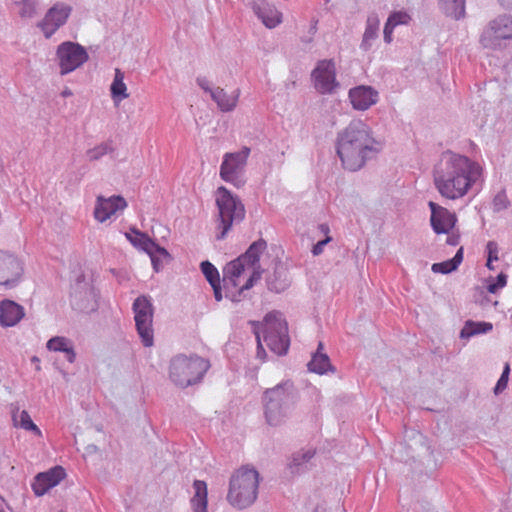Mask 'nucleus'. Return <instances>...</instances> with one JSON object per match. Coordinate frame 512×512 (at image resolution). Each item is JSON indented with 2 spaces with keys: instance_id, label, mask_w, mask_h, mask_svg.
<instances>
[{
  "instance_id": "obj_3",
  "label": "nucleus",
  "mask_w": 512,
  "mask_h": 512,
  "mask_svg": "<svg viewBox=\"0 0 512 512\" xmlns=\"http://www.w3.org/2000/svg\"><path fill=\"white\" fill-rule=\"evenodd\" d=\"M298 400V389L291 380L267 388L262 395L266 423L273 427L284 424L292 416Z\"/></svg>"
},
{
  "instance_id": "obj_21",
  "label": "nucleus",
  "mask_w": 512,
  "mask_h": 512,
  "mask_svg": "<svg viewBox=\"0 0 512 512\" xmlns=\"http://www.w3.org/2000/svg\"><path fill=\"white\" fill-rule=\"evenodd\" d=\"M291 284V277L289 274L288 266L277 261L274 264L273 271L266 277V285L269 291L281 293L285 291Z\"/></svg>"
},
{
  "instance_id": "obj_25",
  "label": "nucleus",
  "mask_w": 512,
  "mask_h": 512,
  "mask_svg": "<svg viewBox=\"0 0 512 512\" xmlns=\"http://www.w3.org/2000/svg\"><path fill=\"white\" fill-rule=\"evenodd\" d=\"M240 96V90L236 89L232 95L226 93L223 88L216 87L213 91H211V98L214 102H216L218 108L222 112H230L232 111L238 102Z\"/></svg>"
},
{
  "instance_id": "obj_5",
  "label": "nucleus",
  "mask_w": 512,
  "mask_h": 512,
  "mask_svg": "<svg viewBox=\"0 0 512 512\" xmlns=\"http://www.w3.org/2000/svg\"><path fill=\"white\" fill-rule=\"evenodd\" d=\"M259 473L253 468H241L230 478L227 501L237 509L251 506L257 499Z\"/></svg>"
},
{
  "instance_id": "obj_14",
  "label": "nucleus",
  "mask_w": 512,
  "mask_h": 512,
  "mask_svg": "<svg viewBox=\"0 0 512 512\" xmlns=\"http://www.w3.org/2000/svg\"><path fill=\"white\" fill-rule=\"evenodd\" d=\"M315 89L321 94L332 93L338 82L336 81V68L333 60H321L312 71Z\"/></svg>"
},
{
  "instance_id": "obj_46",
  "label": "nucleus",
  "mask_w": 512,
  "mask_h": 512,
  "mask_svg": "<svg viewBox=\"0 0 512 512\" xmlns=\"http://www.w3.org/2000/svg\"><path fill=\"white\" fill-rule=\"evenodd\" d=\"M486 250H487V259H489V262L498 260V245L496 242L489 241L486 245Z\"/></svg>"
},
{
  "instance_id": "obj_24",
  "label": "nucleus",
  "mask_w": 512,
  "mask_h": 512,
  "mask_svg": "<svg viewBox=\"0 0 512 512\" xmlns=\"http://www.w3.org/2000/svg\"><path fill=\"white\" fill-rule=\"evenodd\" d=\"M380 31V19L378 14L373 12L367 16L365 23V30L360 43V49L364 52H368L373 47L375 41L379 37Z\"/></svg>"
},
{
  "instance_id": "obj_51",
  "label": "nucleus",
  "mask_w": 512,
  "mask_h": 512,
  "mask_svg": "<svg viewBox=\"0 0 512 512\" xmlns=\"http://www.w3.org/2000/svg\"><path fill=\"white\" fill-rule=\"evenodd\" d=\"M213 288V292H214V297H215V300L216 301H221L223 296H222V287H221V281L218 282V283H215L214 286H211Z\"/></svg>"
},
{
  "instance_id": "obj_16",
  "label": "nucleus",
  "mask_w": 512,
  "mask_h": 512,
  "mask_svg": "<svg viewBox=\"0 0 512 512\" xmlns=\"http://www.w3.org/2000/svg\"><path fill=\"white\" fill-rule=\"evenodd\" d=\"M127 207L126 200L120 195H113L105 198L98 196L94 208V217L99 222H105L118 211H123Z\"/></svg>"
},
{
  "instance_id": "obj_2",
  "label": "nucleus",
  "mask_w": 512,
  "mask_h": 512,
  "mask_svg": "<svg viewBox=\"0 0 512 512\" xmlns=\"http://www.w3.org/2000/svg\"><path fill=\"white\" fill-rule=\"evenodd\" d=\"M335 149L343 167L355 172L382 151L383 142L374 136L372 128L366 122L353 119L338 131Z\"/></svg>"
},
{
  "instance_id": "obj_36",
  "label": "nucleus",
  "mask_w": 512,
  "mask_h": 512,
  "mask_svg": "<svg viewBox=\"0 0 512 512\" xmlns=\"http://www.w3.org/2000/svg\"><path fill=\"white\" fill-rule=\"evenodd\" d=\"M72 345V341L63 336H55L47 341L46 347L50 351L65 352Z\"/></svg>"
},
{
  "instance_id": "obj_32",
  "label": "nucleus",
  "mask_w": 512,
  "mask_h": 512,
  "mask_svg": "<svg viewBox=\"0 0 512 512\" xmlns=\"http://www.w3.org/2000/svg\"><path fill=\"white\" fill-rule=\"evenodd\" d=\"M463 260V248L460 247L453 258L432 264L431 270L434 273L448 274L455 271Z\"/></svg>"
},
{
  "instance_id": "obj_47",
  "label": "nucleus",
  "mask_w": 512,
  "mask_h": 512,
  "mask_svg": "<svg viewBox=\"0 0 512 512\" xmlns=\"http://www.w3.org/2000/svg\"><path fill=\"white\" fill-rule=\"evenodd\" d=\"M331 240H332V238L330 236H327V237H325V239L318 241L312 247V251H311L312 254L314 256L320 255L323 252L325 245H327Z\"/></svg>"
},
{
  "instance_id": "obj_59",
  "label": "nucleus",
  "mask_w": 512,
  "mask_h": 512,
  "mask_svg": "<svg viewBox=\"0 0 512 512\" xmlns=\"http://www.w3.org/2000/svg\"><path fill=\"white\" fill-rule=\"evenodd\" d=\"M313 512H321V510L319 507H317Z\"/></svg>"
},
{
  "instance_id": "obj_42",
  "label": "nucleus",
  "mask_w": 512,
  "mask_h": 512,
  "mask_svg": "<svg viewBox=\"0 0 512 512\" xmlns=\"http://www.w3.org/2000/svg\"><path fill=\"white\" fill-rule=\"evenodd\" d=\"M509 374H510V365L508 363H505L502 374L494 387L495 395L502 393L507 388Z\"/></svg>"
},
{
  "instance_id": "obj_55",
  "label": "nucleus",
  "mask_w": 512,
  "mask_h": 512,
  "mask_svg": "<svg viewBox=\"0 0 512 512\" xmlns=\"http://www.w3.org/2000/svg\"><path fill=\"white\" fill-rule=\"evenodd\" d=\"M318 228H319V230H320L323 234H325V235H326V237H327V236H329V235H328V233H329V231H330V228H329L328 224L322 223V224H320V225H319V227H318Z\"/></svg>"
},
{
  "instance_id": "obj_13",
  "label": "nucleus",
  "mask_w": 512,
  "mask_h": 512,
  "mask_svg": "<svg viewBox=\"0 0 512 512\" xmlns=\"http://www.w3.org/2000/svg\"><path fill=\"white\" fill-rule=\"evenodd\" d=\"M24 264L16 256L0 251V285L11 289L22 280Z\"/></svg>"
},
{
  "instance_id": "obj_19",
  "label": "nucleus",
  "mask_w": 512,
  "mask_h": 512,
  "mask_svg": "<svg viewBox=\"0 0 512 512\" xmlns=\"http://www.w3.org/2000/svg\"><path fill=\"white\" fill-rule=\"evenodd\" d=\"M66 476L61 466H55L46 472L36 475L32 483V490L36 496H43L51 488L55 487Z\"/></svg>"
},
{
  "instance_id": "obj_35",
  "label": "nucleus",
  "mask_w": 512,
  "mask_h": 512,
  "mask_svg": "<svg viewBox=\"0 0 512 512\" xmlns=\"http://www.w3.org/2000/svg\"><path fill=\"white\" fill-rule=\"evenodd\" d=\"M13 421L15 426L20 427L24 430L31 431L37 436H41V430L37 427L36 424L32 421L29 413L25 410H22L19 415L13 414Z\"/></svg>"
},
{
  "instance_id": "obj_56",
  "label": "nucleus",
  "mask_w": 512,
  "mask_h": 512,
  "mask_svg": "<svg viewBox=\"0 0 512 512\" xmlns=\"http://www.w3.org/2000/svg\"><path fill=\"white\" fill-rule=\"evenodd\" d=\"M61 95L63 97H70L73 95L72 91L69 89V88H65L62 92H61Z\"/></svg>"
},
{
  "instance_id": "obj_40",
  "label": "nucleus",
  "mask_w": 512,
  "mask_h": 512,
  "mask_svg": "<svg viewBox=\"0 0 512 512\" xmlns=\"http://www.w3.org/2000/svg\"><path fill=\"white\" fill-rule=\"evenodd\" d=\"M112 151V146L108 142H104L92 149H89L87 151V157L90 161H96Z\"/></svg>"
},
{
  "instance_id": "obj_29",
  "label": "nucleus",
  "mask_w": 512,
  "mask_h": 512,
  "mask_svg": "<svg viewBox=\"0 0 512 512\" xmlns=\"http://www.w3.org/2000/svg\"><path fill=\"white\" fill-rule=\"evenodd\" d=\"M267 249V242L264 239H259L253 242L247 251L240 257L247 264V267L257 268L259 265L260 256Z\"/></svg>"
},
{
  "instance_id": "obj_57",
  "label": "nucleus",
  "mask_w": 512,
  "mask_h": 512,
  "mask_svg": "<svg viewBox=\"0 0 512 512\" xmlns=\"http://www.w3.org/2000/svg\"><path fill=\"white\" fill-rule=\"evenodd\" d=\"M12 2L16 6H22L24 3V0H12Z\"/></svg>"
},
{
  "instance_id": "obj_54",
  "label": "nucleus",
  "mask_w": 512,
  "mask_h": 512,
  "mask_svg": "<svg viewBox=\"0 0 512 512\" xmlns=\"http://www.w3.org/2000/svg\"><path fill=\"white\" fill-rule=\"evenodd\" d=\"M501 7L506 10H512V0H497Z\"/></svg>"
},
{
  "instance_id": "obj_34",
  "label": "nucleus",
  "mask_w": 512,
  "mask_h": 512,
  "mask_svg": "<svg viewBox=\"0 0 512 512\" xmlns=\"http://www.w3.org/2000/svg\"><path fill=\"white\" fill-rule=\"evenodd\" d=\"M127 239L130 243L144 252L148 253L153 241L147 234L142 233L136 229H131V233H126Z\"/></svg>"
},
{
  "instance_id": "obj_50",
  "label": "nucleus",
  "mask_w": 512,
  "mask_h": 512,
  "mask_svg": "<svg viewBox=\"0 0 512 512\" xmlns=\"http://www.w3.org/2000/svg\"><path fill=\"white\" fill-rule=\"evenodd\" d=\"M149 257H150V259H151L153 269H154L156 272H159V271L163 268L162 259H161V258H159V257H158V256H156V255L149 256Z\"/></svg>"
},
{
  "instance_id": "obj_22",
  "label": "nucleus",
  "mask_w": 512,
  "mask_h": 512,
  "mask_svg": "<svg viewBox=\"0 0 512 512\" xmlns=\"http://www.w3.org/2000/svg\"><path fill=\"white\" fill-rule=\"evenodd\" d=\"M251 7L267 28H275L282 22V14L274 7L265 4V0H252Z\"/></svg>"
},
{
  "instance_id": "obj_30",
  "label": "nucleus",
  "mask_w": 512,
  "mask_h": 512,
  "mask_svg": "<svg viewBox=\"0 0 512 512\" xmlns=\"http://www.w3.org/2000/svg\"><path fill=\"white\" fill-rule=\"evenodd\" d=\"M440 8L446 16L460 20L466 14V0H441Z\"/></svg>"
},
{
  "instance_id": "obj_9",
  "label": "nucleus",
  "mask_w": 512,
  "mask_h": 512,
  "mask_svg": "<svg viewBox=\"0 0 512 512\" xmlns=\"http://www.w3.org/2000/svg\"><path fill=\"white\" fill-rule=\"evenodd\" d=\"M249 154L248 147H243L238 152L226 153L220 166L221 179L237 188L242 187L245 184L243 173Z\"/></svg>"
},
{
  "instance_id": "obj_53",
  "label": "nucleus",
  "mask_w": 512,
  "mask_h": 512,
  "mask_svg": "<svg viewBox=\"0 0 512 512\" xmlns=\"http://www.w3.org/2000/svg\"><path fill=\"white\" fill-rule=\"evenodd\" d=\"M446 242L451 246H457L460 242V236L456 234H450L448 235Z\"/></svg>"
},
{
  "instance_id": "obj_45",
  "label": "nucleus",
  "mask_w": 512,
  "mask_h": 512,
  "mask_svg": "<svg viewBox=\"0 0 512 512\" xmlns=\"http://www.w3.org/2000/svg\"><path fill=\"white\" fill-rule=\"evenodd\" d=\"M147 254L149 256L156 255L161 259H170V254L168 251L164 247H161L159 244H157L155 241H153Z\"/></svg>"
},
{
  "instance_id": "obj_17",
  "label": "nucleus",
  "mask_w": 512,
  "mask_h": 512,
  "mask_svg": "<svg viewBox=\"0 0 512 512\" xmlns=\"http://www.w3.org/2000/svg\"><path fill=\"white\" fill-rule=\"evenodd\" d=\"M247 264L242 260L239 256L237 259L229 262L223 269V287L225 290V297L231 299L233 302L240 301L239 298L236 297L235 293L232 289L238 286L237 279L243 273Z\"/></svg>"
},
{
  "instance_id": "obj_8",
  "label": "nucleus",
  "mask_w": 512,
  "mask_h": 512,
  "mask_svg": "<svg viewBox=\"0 0 512 512\" xmlns=\"http://www.w3.org/2000/svg\"><path fill=\"white\" fill-rule=\"evenodd\" d=\"M135 314V325L141 342L145 347H151L154 343L153 305L146 296L137 297L132 305Z\"/></svg>"
},
{
  "instance_id": "obj_4",
  "label": "nucleus",
  "mask_w": 512,
  "mask_h": 512,
  "mask_svg": "<svg viewBox=\"0 0 512 512\" xmlns=\"http://www.w3.org/2000/svg\"><path fill=\"white\" fill-rule=\"evenodd\" d=\"M253 325L257 339V357L259 359H264L266 356L265 349L261 343V334L263 335L264 342L272 352L279 356L285 355L288 352L290 346L288 326L280 312H269L264 317L262 323H253Z\"/></svg>"
},
{
  "instance_id": "obj_31",
  "label": "nucleus",
  "mask_w": 512,
  "mask_h": 512,
  "mask_svg": "<svg viewBox=\"0 0 512 512\" xmlns=\"http://www.w3.org/2000/svg\"><path fill=\"white\" fill-rule=\"evenodd\" d=\"M493 329L490 322H474L468 320L460 331V338L469 339L475 335L485 334Z\"/></svg>"
},
{
  "instance_id": "obj_23",
  "label": "nucleus",
  "mask_w": 512,
  "mask_h": 512,
  "mask_svg": "<svg viewBox=\"0 0 512 512\" xmlns=\"http://www.w3.org/2000/svg\"><path fill=\"white\" fill-rule=\"evenodd\" d=\"M24 316V308L12 300L0 302V323L5 327L16 325Z\"/></svg>"
},
{
  "instance_id": "obj_1",
  "label": "nucleus",
  "mask_w": 512,
  "mask_h": 512,
  "mask_svg": "<svg viewBox=\"0 0 512 512\" xmlns=\"http://www.w3.org/2000/svg\"><path fill=\"white\" fill-rule=\"evenodd\" d=\"M482 167L469 157L450 150L441 154L433 168V183L438 193L448 200H459L474 191L479 192L478 182Z\"/></svg>"
},
{
  "instance_id": "obj_38",
  "label": "nucleus",
  "mask_w": 512,
  "mask_h": 512,
  "mask_svg": "<svg viewBox=\"0 0 512 512\" xmlns=\"http://www.w3.org/2000/svg\"><path fill=\"white\" fill-rule=\"evenodd\" d=\"M510 207V200L506 194L505 189L500 190L493 198L492 209L495 213H499Z\"/></svg>"
},
{
  "instance_id": "obj_49",
  "label": "nucleus",
  "mask_w": 512,
  "mask_h": 512,
  "mask_svg": "<svg viewBox=\"0 0 512 512\" xmlns=\"http://www.w3.org/2000/svg\"><path fill=\"white\" fill-rule=\"evenodd\" d=\"M394 29L395 28L393 26L388 25L387 22L385 23L384 29H383V38H384L385 43L389 44L392 42Z\"/></svg>"
},
{
  "instance_id": "obj_15",
  "label": "nucleus",
  "mask_w": 512,
  "mask_h": 512,
  "mask_svg": "<svg viewBox=\"0 0 512 512\" xmlns=\"http://www.w3.org/2000/svg\"><path fill=\"white\" fill-rule=\"evenodd\" d=\"M95 298L93 288L84 281L83 276L79 277L71 292L72 307L81 312L94 311L97 307Z\"/></svg>"
},
{
  "instance_id": "obj_12",
  "label": "nucleus",
  "mask_w": 512,
  "mask_h": 512,
  "mask_svg": "<svg viewBox=\"0 0 512 512\" xmlns=\"http://www.w3.org/2000/svg\"><path fill=\"white\" fill-rule=\"evenodd\" d=\"M71 13L72 6L64 2H57L47 10L37 27L43 32L44 37L49 39L66 24Z\"/></svg>"
},
{
  "instance_id": "obj_43",
  "label": "nucleus",
  "mask_w": 512,
  "mask_h": 512,
  "mask_svg": "<svg viewBox=\"0 0 512 512\" xmlns=\"http://www.w3.org/2000/svg\"><path fill=\"white\" fill-rule=\"evenodd\" d=\"M262 270L260 266L257 268H253L252 275L248 278L246 283L240 287L237 293H235L236 297L240 299V295L245 291L253 287L254 283L261 278Z\"/></svg>"
},
{
  "instance_id": "obj_48",
  "label": "nucleus",
  "mask_w": 512,
  "mask_h": 512,
  "mask_svg": "<svg viewBox=\"0 0 512 512\" xmlns=\"http://www.w3.org/2000/svg\"><path fill=\"white\" fill-rule=\"evenodd\" d=\"M196 82L201 89L211 95V91H213L214 88L211 87L209 80L205 76H198Z\"/></svg>"
},
{
  "instance_id": "obj_44",
  "label": "nucleus",
  "mask_w": 512,
  "mask_h": 512,
  "mask_svg": "<svg viewBox=\"0 0 512 512\" xmlns=\"http://www.w3.org/2000/svg\"><path fill=\"white\" fill-rule=\"evenodd\" d=\"M37 0H24L19 15L22 18H32L36 14Z\"/></svg>"
},
{
  "instance_id": "obj_37",
  "label": "nucleus",
  "mask_w": 512,
  "mask_h": 512,
  "mask_svg": "<svg viewBox=\"0 0 512 512\" xmlns=\"http://www.w3.org/2000/svg\"><path fill=\"white\" fill-rule=\"evenodd\" d=\"M200 267L203 275L211 286H214L215 283L220 282L219 272L211 262L203 261Z\"/></svg>"
},
{
  "instance_id": "obj_28",
  "label": "nucleus",
  "mask_w": 512,
  "mask_h": 512,
  "mask_svg": "<svg viewBox=\"0 0 512 512\" xmlns=\"http://www.w3.org/2000/svg\"><path fill=\"white\" fill-rule=\"evenodd\" d=\"M193 488L195 493L190 501L192 512H208L207 484L202 480H195Z\"/></svg>"
},
{
  "instance_id": "obj_18",
  "label": "nucleus",
  "mask_w": 512,
  "mask_h": 512,
  "mask_svg": "<svg viewBox=\"0 0 512 512\" xmlns=\"http://www.w3.org/2000/svg\"><path fill=\"white\" fill-rule=\"evenodd\" d=\"M348 97L353 109L366 111L378 102L379 93L372 86L359 85L349 90Z\"/></svg>"
},
{
  "instance_id": "obj_20",
  "label": "nucleus",
  "mask_w": 512,
  "mask_h": 512,
  "mask_svg": "<svg viewBox=\"0 0 512 512\" xmlns=\"http://www.w3.org/2000/svg\"><path fill=\"white\" fill-rule=\"evenodd\" d=\"M428 206L431 210L430 222L436 234H446L454 226L456 218L447 208L430 201Z\"/></svg>"
},
{
  "instance_id": "obj_33",
  "label": "nucleus",
  "mask_w": 512,
  "mask_h": 512,
  "mask_svg": "<svg viewBox=\"0 0 512 512\" xmlns=\"http://www.w3.org/2000/svg\"><path fill=\"white\" fill-rule=\"evenodd\" d=\"M112 99L115 102H120L128 98L127 87L124 83V74L120 69L115 70V76L110 87Z\"/></svg>"
},
{
  "instance_id": "obj_41",
  "label": "nucleus",
  "mask_w": 512,
  "mask_h": 512,
  "mask_svg": "<svg viewBox=\"0 0 512 512\" xmlns=\"http://www.w3.org/2000/svg\"><path fill=\"white\" fill-rule=\"evenodd\" d=\"M507 284V275L501 272L496 278L490 277L487 280V291L491 294H496L500 289L504 288Z\"/></svg>"
},
{
  "instance_id": "obj_11",
  "label": "nucleus",
  "mask_w": 512,
  "mask_h": 512,
  "mask_svg": "<svg viewBox=\"0 0 512 512\" xmlns=\"http://www.w3.org/2000/svg\"><path fill=\"white\" fill-rule=\"evenodd\" d=\"M60 74L66 75L82 66L89 58L86 49L79 43L62 42L56 50Z\"/></svg>"
},
{
  "instance_id": "obj_6",
  "label": "nucleus",
  "mask_w": 512,
  "mask_h": 512,
  "mask_svg": "<svg viewBox=\"0 0 512 512\" xmlns=\"http://www.w3.org/2000/svg\"><path fill=\"white\" fill-rule=\"evenodd\" d=\"M209 368V361L198 355L179 354L170 361L169 378L176 386L186 388L200 382Z\"/></svg>"
},
{
  "instance_id": "obj_10",
  "label": "nucleus",
  "mask_w": 512,
  "mask_h": 512,
  "mask_svg": "<svg viewBox=\"0 0 512 512\" xmlns=\"http://www.w3.org/2000/svg\"><path fill=\"white\" fill-rule=\"evenodd\" d=\"M512 39V15L503 14L491 20L483 30L480 42L485 48L499 49L505 40Z\"/></svg>"
},
{
  "instance_id": "obj_52",
  "label": "nucleus",
  "mask_w": 512,
  "mask_h": 512,
  "mask_svg": "<svg viewBox=\"0 0 512 512\" xmlns=\"http://www.w3.org/2000/svg\"><path fill=\"white\" fill-rule=\"evenodd\" d=\"M65 358L68 362L73 363L76 359V353L74 351L73 344L64 352Z\"/></svg>"
},
{
  "instance_id": "obj_26",
  "label": "nucleus",
  "mask_w": 512,
  "mask_h": 512,
  "mask_svg": "<svg viewBox=\"0 0 512 512\" xmlns=\"http://www.w3.org/2000/svg\"><path fill=\"white\" fill-rule=\"evenodd\" d=\"M323 343L319 342L317 351L312 355L310 362L307 364L308 370L317 374H325L333 371V366L327 354L322 353Z\"/></svg>"
},
{
  "instance_id": "obj_39",
  "label": "nucleus",
  "mask_w": 512,
  "mask_h": 512,
  "mask_svg": "<svg viewBox=\"0 0 512 512\" xmlns=\"http://www.w3.org/2000/svg\"><path fill=\"white\" fill-rule=\"evenodd\" d=\"M411 21V16L406 11H395L392 12L387 18L388 25L396 28L399 25H408Z\"/></svg>"
},
{
  "instance_id": "obj_58",
  "label": "nucleus",
  "mask_w": 512,
  "mask_h": 512,
  "mask_svg": "<svg viewBox=\"0 0 512 512\" xmlns=\"http://www.w3.org/2000/svg\"><path fill=\"white\" fill-rule=\"evenodd\" d=\"M486 266L489 270H494V266L492 265V262H489V259H487Z\"/></svg>"
},
{
  "instance_id": "obj_7",
  "label": "nucleus",
  "mask_w": 512,
  "mask_h": 512,
  "mask_svg": "<svg viewBox=\"0 0 512 512\" xmlns=\"http://www.w3.org/2000/svg\"><path fill=\"white\" fill-rule=\"evenodd\" d=\"M216 206L218 208L216 219V229L218 232L216 239L222 240L233 225L243 221L245 218V208L241 200L224 186L217 189Z\"/></svg>"
},
{
  "instance_id": "obj_27",
  "label": "nucleus",
  "mask_w": 512,
  "mask_h": 512,
  "mask_svg": "<svg viewBox=\"0 0 512 512\" xmlns=\"http://www.w3.org/2000/svg\"><path fill=\"white\" fill-rule=\"evenodd\" d=\"M315 450L302 449L295 452L288 464V468L292 474H300L309 468V462L314 457Z\"/></svg>"
}]
</instances>
